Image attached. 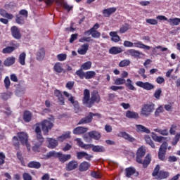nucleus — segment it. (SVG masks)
Wrapping results in <instances>:
<instances>
[{"instance_id": "1", "label": "nucleus", "mask_w": 180, "mask_h": 180, "mask_svg": "<svg viewBox=\"0 0 180 180\" xmlns=\"http://www.w3.org/2000/svg\"><path fill=\"white\" fill-rule=\"evenodd\" d=\"M40 126L41 128H40ZM53 127H54V123L49 120H44L41 122L35 124L34 131L36 133L37 140L38 142H37L32 147V151H34L35 153H40V147H41L43 143H44V138L41 134V130L44 136H49V131H50Z\"/></svg>"}, {"instance_id": "2", "label": "nucleus", "mask_w": 180, "mask_h": 180, "mask_svg": "<svg viewBox=\"0 0 180 180\" xmlns=\"http://www.w3.org/2000/svg\"><path fill=\"white\" fill-rule=\"evenodd\" d=\"M82 105L86 108H92L95 103L101 102V95L98 91L94 90L91 93L88 89H85L83 91V98L82 100Z\"/></svg>"}, {"instance_id": "3", "label": "nucleus", "mask_w": 180, "mask_h": 180, "mask_svg": "<svg viewBox=\"0 0 180 180\" xmlns=\"http://www.w3.org/2000/svg\"><path fill=\"white\" fill-rule=\"evenodd\" d=\"M161 167L160 165H157L152 172V176L156 180L167 179L169 177V172L165 170H160Z\"/></svg>"}, {"instance_id": "4", "label": "nucleus", "mask_w": 180, "mask_h": 180, "mask_svg": "<svg viewBox=\"0 0 180 180\" xmlns=\"http://www.w3.org/2000/svg\"><path fill=\"white\" fill-rule=\"evenodd\" d=\"M17 137L19 139V141L22 146H25L28 151H30V143H29V135L26 132H18Z\"/></svg>"}, {"instance_id": "5", "label": "nucleus", "mask_w": 180, "mask_h": 180, "mask_svg": "<svg viewBox=\"0 0 180 180\" xmlns=\"http://www.w3.org/2000/svg\"><path fill=\"white\" fill-rule=\"evenodd\" d=\"M155 108V104L153 103H150L148 104H144L142 106L141 110V113L143 116H146V117L150 116L153 112H154V109Z\"/></svg>"}, {"instance_id": "6", "label": "nucleus", "mask_w": 180, "mask_h": 180, "mask_svg": "<svg viewBox=\"0 0 180 180\" xmlns=\"http://www.w3.org/2000/svg\"><path fill=\"white\" fill-rule=\"evenodd\" d=\"M94 116H97L98 119L102 117V115L99 113H94L92 112H89V115L85 117L82 118L77 123V126L79 124H86L91 123L94 119Z\"/></svg>"}, {"instance_id": "7", "label": "nucleus", "mask_w": 180, "mask_h": 180, "mask_svg": "<svg viewBox=\"0 0 180 180\" xmlns=\"http://www.w3.org/2000/svg\"><path fill=\"white\" fill-rule=\"evenodd\" d=\"M168 148V143L163 142L162 144L160 146L158 151V158L160 161H163L165 162L167 161V150Z\"/></svg>"}, {"instance_id": "8", "label": "nucleus", "mask_w": 180, "mask_h": 180, "mask_svg": "<svg viewBox=\"0 0 180 180\" xmlns=\"http://www.w3.org/2000/svg\"><path fill=\"white\" fill-rule=\"evenodd\" d=\"M136 85L140 88H143V89H146V91H151V89H154L155 88V86L148 82H143L138 81L136 82Z\"/></svg>"}, {"instance_id": "9", "label": "nucleus", "mask_w": 180, "mask_h": 180, "mask_svg": "<svg viewBox=\"0 0 180 180\" xmlns=\"http://www.w3.org/2000/svg\"><path fill=\"white\" fill-rule=\"evenodd\" d=\"M146 148L143 146H141L139 148V149L136 151V161L138 162V164H141V160H143V158L144 155H146Z\"/></svg>"}, {"instance_id": "10", "label": "nucleus", "mask_w": 180, "mask_h": 180, "mask_svg": "<svg viewBox=\"0 0 180 180\" xmlns=\"http://www.w3.org/2000/svg\"><path fill=\"white\" fill-rule=\"evenodd\" d=\"M76 157L77 160H82V158H84L85 160H87V161H91V159L94 158L92 155H89L84 151L77 152Z\"/></svg>"}, {"instance_id": "11", "label": "nucleus", "mask_w": 180, "mask_h": 180, "mask_svg": "<svg viewBox=\"0 0 180 180\" xmlns=\"http://www.w3.org/2000/svg\"><path fill=\"white\" fill-rule=\"evenodd\" d=\"M77 168H78V162L76 160H71L65 165V169L68 172L74 171V169H77Z\"/></svg>"}, {"instance_id": "12", "label": "nucleus", "mask_w": 180, "mask_h": 180, "mask_svg": "<svg viewBox=\"0 0 180 180\" xmlns=\"http://www.w3.org/2000/svg\"><path fill=\"white\" fill-rule=\"evenodd\" d=\"M11 34L14 39L16 40H20L22 38V34H20V30L16 26H13L11 27Z\"/></svg>"}, {"instance_id": "13", "label": "nucleus", "mask_w": 180, "mask_h": 180, "mask_svg": "<svg viewBox=\"0 0 180 180\" xmlns=\"http://www.w3.org/2000/svg\"><path fill=\"white\" fill-rule=\"evenodd\" d=\"M48 141L47 147L51 150H54L58 146V140H56L53 138H46Z\"/></svg>"}, {"instance_id": "14", "label": "nucleus", "mask_w": 180, "mask_h": 180, "mask_svg": "<svg viewBox=\"0 0 180 180\" xmlns=\"http://www.w3.org/2000/svg\"><path fill=\"white\" fill-rule=\"evenodd\" d=\"M116 11H117V8L115 7L105 8L102 11L103 16H104V18H110V15H113Z\"/></svg>"}, {"instance_id": "15", "label": "nucleus", "mask_w": 180, "mask_h": 180, "mask_svg": "<svg viewBox=\"0 0 180 180\" xmlns=\"http://www.w3.org/2000/svg\"><path fill=\"white\" fill-rule=\"evenodd\" d=\"M156 19L158 20H165L166 22H168L169 23H180V18H170L168 20L167 17L164 15H158L156 17Z\"/></svg>"}, {"instance_id": "16", "label": "nucleus", "mask_w": 180, "mask_h": 180, "mask_svg": "<svg viewBox=\"0 0 180 180\" xmlns=\"http://www.w3.org/2000/svg\"><path fill=\"white\" fill-rule=\"evenodd\" d=\"M88 130H89L88 127H77L73 129L72 133L73 134L79 136L81 134H85V133H86Z\"/></svg>"}, {"instance_id": "17", "label": "nucleus", "mask_w": 180, "mask_h": 180, "mask_svg": "<svg viewBox=\"0 0 180 180\" xmlns=\"http://www.w3.org/2000/svg\"><path fill=\"white\" fill-rule=\"evenodd\" d=\"M58 161L64 164V162H67L69 160H71V154H63L61 152H59L58 155Z\"/></svg>"}, {"instance_id": "18", "label": "nucleus", "mask_w": 180, "mask_h": 180, "mask_svg": "<svg viewBox=\"0 0 180 180\" xmlns=\"http://www.w3.org/2000/svg\"><path fill=\"white\" fill-rule=\"evenodd\" d=\"M89 168H91V163L86 161H83L79 165V171L80 172H85V171H88Z\"/></svg>"}, {"instance_id": "19", "label": "nucleus", "mask_w": 180, "mask_h": 180, "mask_svg": "<svg viewBox=\"0 0 180 180\" xmlns=\"http://www.w3.org/2000/svg\"><path fill=\"white\" fill-rule=\"evenodd\" d=\"M32 117H33V114H32V112L29 110H25L23 112L22 119L25 123H29L30 122H32Z\"/></svg>"}, {"instance_id": "20", "label": "nucleus", "mask_w": 180, "mask_h": 180, "mask_svg": "<svg viewBox=\"0 0 180 180\" xmlns=\"http://www.w3.org/2000/svg\"><path fill=\"white\" fill-rule=\"evenodd\" d=\"M120 134L122 139H124V140H127V141H129V143H134V141H136V138L131 136L130 134H127L126 131H122Z\"/></svg>"}, {"instance_id": "21", "label": "nucleus", "mask_w": 180, "mask_h": 180, "mask_svg": "<svg viewBox=\"0 0 180 180\" xmlns=\"http://www.w3.org/2000/svg\"><path fill=\"white\" fill-rule=\"evenodd\" d=\"M150 162H151V155L148 154L145 157V159L143 161V159H141V163H139V164H142L143 168H147V167L150 165Z\"/></svg>"}, {"instance_id": "22", "label": "nucleus", "mask_w": 180, "mask_h": 180, "mask_svg": "<svg viewBox=\"0 0 180 180\" xmlns=\"http://www.w3.org/2000/svg\"><path fill=\"white\" fill-rule=\"evenodd\" d=\"M123 52V49L120 47L112 46L109 49V53L112 54V56H116V54H120Z\"/></svg>"}, {"instance_id": "23", "label": "nucleus", "mask_w": 180, "mask_h": 180, "mask_svg": "<svg viewBox=\"0 0 180 180\" xmlns=\"http://www.w3.org/2000/svg\"><path fill=\"white\" fill-rule=\"evenodd\" d=\"M45 56L46 51L44 50V48H41L37 53V60H38V61H42V60L44 59Z\"/></svg>"}, {"instance_id": "24", "label": "nucleus", "mask_w": 180, "mask_h": 180, "mask_svg": "<svg viewBox=\"0 0 180 180\" xmlns=\"http://www.w3.org/2000/svg\"><path fill=\"white\" fill-rule=\"evenodd\" d=\"M136 129L137 131H140L141 133H146V134H150V131L148 128L141 125V124H136Z\"/></svg>"}, {"instance_id": "25", "label": "nucleus", "mask_w": 180, "mask_h": 180, "mask_svg": "<svg viewBox=\"0 0 180 180\" xmlns=\"http://www.w3.org/2000/svg\"><path fill=\"white\" fill-rule=\"evenodd\" d=\"M89 49V44H84L82 45V49L77 50L78 54H80L81 56H85L86 54V52L88 51V49Z\"/></svg>"}, {"instance_id": "26", "label": "nucleus", "mask_w": 180, "mask_h": 180, "mask_svg": "<svg viewBox=\"0 0 180 180\" xmlns=\"http://www.w3.org/2000/svg\"><path fill=\"white\" fill-rule=\"evenodd\" d=\"M136 174V168L133 167H129L125 169V176L127 178H130L132 175Z\"/></svg>"}, {"instance_id": "27", "label": "nucleus", "mask_w": 180, "mask_h": 180, "mask_svg": "<svg viewBox=\"0 0 180 180\" xmlns=\"http://www.w3.org/2000/svg\"><path fill=\"white\" fill-rule=\"evenodd\" d=\"M28 168H34V169H39L41 168V164L39 162L31 161L27 164Z\"/></svg>"}, {"instance_id": "28", "label": "nucleus", "mask_w": 180, "mask_h": 180, "mask_svg": "<svg viewBox=\"0 0 180 180\" xmlns=\"http://www.w3.org/2000/svg\"><path fill=\"white\" fill-rule=\"evenodd\" d=\"M134 47H137L138 49H143L144 50L151 49V47H150V46H147L144 44H142V42L140 41L134 43Z\"/></svg>"}, {"instance_id": "29", "label": "nucleus", "mask_w": 180, "mask_h": 180, "mask_svg": "<svg viewBox=\"0 0 180 180\" xmlns=\"http://www.w3.org/2000/svg\"><path fill=\"white\" fill-rule=\"evenodd\" d=\"M126 117L128 119H139V113L130 110H127L126 112Z\"/></svg>"}, {"instance_id": "30", "label": "nucleus", "mask_w": 180, "mask_h": 180, "mask_svg": "<svg viewBox=\"0 0 180 180\" xmlns=\"http://www.w3.org/2000/svg\"><path fill=\"white\" fill-rule=\"evenodd\" d=\"M126 53L128 56H131V57H134L135 58H137V57H140V55L141 54L140 51L134 49H129L127 51Z\"/></svg>"}, {"instance_id": "31", "label": "nucleus", "mask_w": 180, "mask_h": 180, "mask_svg": "<svg viewBox=\"0 0 180 180\" xmlns=\"http://www.w3.org/2000/svg\"><path fill=\"white\" fill-rule=\"evenodd\" d=\"M89 136L91 137V140H99L101 137V134L96 131H91L89 132Z\"/></svg>"}, {"instance_id": "32", "label": "nucleus", "mask_w": 180, "mask_h": 180, "mask_svg": "<svg viewBox=\"0 0 180 180\" xmlns=\"http://www.w3.org/2000/svg\"><path fill=\"white\" fill-rule=\"evenodd\" d=\"M110 36L111 37L112 41H114V43H118V41H120V37L117 35V32H110Z\"/></svg>"}, {"instance_id": "33", "label": "nucleus", "mask_w": 180, "mask_h": 180, "mask_svg": "<svg viewBox=\"0 0 180 180\" xmlns=\"http://www.w3.org/2000/svg\"><path fill=\"white\" fill-rule=\"evenodd\" d=\"M15 57H8L4 60V65L6 67H11V65L15 64Z\"/></svg>"}, {"instance_id": "34", "label": "nucleus", "mask_w": 180, "mask_h": 180, "mask_svg": "<svg viewBox=\"0 0 180 180\" xmlns=\"http://www.w3.org/2000/svg\"><path fill=\"white\" fill-rule=\"evenodd\" d=\"M84 34H91L94 39H99L101 37V32L98 31L88 30L84 32Z\"/></svg>"}, {"instance_id": "35", "label": "nucleus", "mask_w": 180, "mask_h": 180, "mask_svg": "<svg viewBox=\"0 0 180 180\" xmlns=\"http://www.w3.org/2000/svg\"><path fill=\"white\" fill-rule=\"evenodd\" d=\"M63 64H61V63L58 62L54 65L53 71H55V72H58V74H60L63 72Z\"/></svg>"}, {"instance_id": "36", "label": "nucleus", "mask_w": 180, "mask_h": 180, "mask_svg": "<svg viewBox=\"0 0 180 180\" xmlns=\"http://www.w3.org/2000/svg\"><path fill=\"white\" fill-rule=\"evenodd\" d=\"M92 151H94V153H105V147L102 146L93 145Z\"/></svg>"}, {"instance_id": "37", "label": "nucleus", "mask_w": 180, "mask_h": 180, "mask_svg": "<svg viewBox=\"0 0 180 180\" xmlns=\"http://www.w3.org/2000/svg\"><path fill=\"white\" fill-rule=\"evenodd\" d=\"M95 75H96L95 71H87L85 72L84 78L85 79H92V78H95Z\"/></svg>"}, {"instance_id": "38", "label": "nucleus", "mask_w": 180, "mask_h": 180, "mask_svg": "<svg viewBox=\"0 0 180 180\" xmlns=\"http://www.w3.org/2000/svg\"><path fill=\"white\" fill-rule=\"evenodd\" d=\"M125 86L129 89V91H136V87L133 85V81L130 79H127V82H125Z\"/></svg>"}, {"instance_id": "39", "label": "nucleus", "mask_w": 180, "mask_h": 180, "mask_svg": "<svg viewBox=\"0 0 180 180\" xmlns=\"http://www.w3.org/2000/svg\"><path fill=\"white\" fill-rule=\"evenodd\" d=\"M18 60L21 65H25V64H26V53H21L19 56Z\"/></svg>"}, {"instance_id": "40", "label": "nucleus", "mask_w": 180, "mask_h": 180, "mask_svg": "<svg viewBox=\"0 0 180 180\" xmlns=\"http://www.w3.org/2000/svg\"><path fill=\"white\" fill-rule=\"evenodd\" d=\"M144 139L146 143H148V146H151L152 148H155V144H154V142L153 141V140H151V137H150L148 135H146Z\"/></svg>"}, {"instance_id": "41", "label": "nucleus", "mask_w": 180, "mask_h": 180, "mask_svg": "<svg viewBox=\"0 0 180 180\" xmlns=\"http://www.w3.org/2000/svg\"><path fill=\"white\" fill-rule=\"evenodd\" d=\"M13 146L15 147V150H19L20 143H19V138L16 136L13 137Z\"/></svg>"}, {"instance_id": "42", "label": "nucleus", "mask_w": 180, "mask_h": 180, "mask_svg": "<svg viewBox=\"0 0 180 180\" xmlns=\"http://www.w3.org/2000/svg\"><path fill=\"white\" fill-rule=\"evenodd\" d=\"M91 67H92V62L91 61H87L84 63H83L80 68L82 70H91Z\"/></svg>"}, {"instance_id": "43", "label": "nucleus", "mask_w": 180, "mask_h": 180, "mask_svg": "<svg viewBox=\"0 0 180 180\" xmlns=\"http://www.w3.org/2000/svg\"><path fill=\"white\" fill-rule=\"evenodd\" d=\"M15 49L14 46H7L3 49L2 53L4 54H11V53L15 51Z\"/></svg>"}, {"instance_id": "44", "label": "nucleus", "mask_w": 180, "mask_h": 180, "mask_svg": "<svg viewBox=\"0 0 180 180\" xmlns=\"http://www.w3.org/2000/svg\"><path fill=\"white\" fill-rule=\"evenodd\" d=\"M75 74L77 75V77H79L80 79H84L85 78V72L81 68L75 72Z\"/></svg>"}, {"instance_id": "45", "label": "nucleus", "mask_w": 180, "mask_h": 180, "mask_svg": "<svg viewBox=\"0 0 180 180\" xmlns=\"http://www.w3.org/2000/svg\"><path fill=\"white\" fill-rule=\"evenodd\" d=\"M58 154H60V152H56L54 150H52L47 153L46 158H51V157H53L54 158H58Z\"/></svg>"}, {"instance_id": "46", "label": "nucleus", "mask_w": 180, "mask_h": 180, "mask_svg": "<svg viewBox=\"0 0 180 180\" xmlns=\"http://www.w3.org/2000/svg\"><path fill=\"white\" fill-rule=\"evenodd\" d=\"M115 85H124V84H126V79L122 78V77H118L115 79L114 81Z\"/></svg>"}, {"instance_id": "47", "label": "nucleus", "mask_w": 180, "mask_h": 180, "mask_svg": "<svg viewBox=\"0 0 180 180\" xmlns=\"http://www.w3.org/2000/svg\"><path fill=\"white\" fill-rule=\"evenodd\" d=\"M129 29H130V25L127 23H125L122 25V27H120V33H126V32H127Z\"/></svg>"}, {"instance_id": "48", "label": "nucleus", "mask_w": 180, "mask_h": 180, "mask_svg": "<svg viewBox=\"0 0 180 180\" xmlns=\"http://www.w3.org/2000/svg\"><path fill=\"white\" fill-rule=\"evenodd\" d=\"M130 60L129 59H124L121 60L119 63V67L123 68V67H127V65H130Z\"/></svg>"}, {"instance_id": "49", "label": "nucleus", "mask_w": 180, "mask_h": 180, "mask_svg": "<svg viewBox=\"0 0 180 180\" xmlns=\"http://www.w3.org/2000/svg\"><path fill=\"white\" fill-rule=\"evenodd\" d=\"M164 112V107L162 105H160L155 112V116L158 117L160 116V113H162Z\"/></svg>"}, {"instance_id": "50", "label": "nucleus", "mask_w": 180, "mask_h": 180, "mask_svg": "<svg viewBox=\"0 0 180 180\" xmlns=\"http://www.w3.org/2000/svg\"><path fill=\"white\" fill-rule=\"evenodd\" d=\"M1 96L3 101H8L12 96V93H2Z\"/></svg>"}, {"instance_id": "51", "label": "nucleus", "mask_w": 180, "mask_h": 180, "mask_svg": "<svg viewBox=\"0 0 180 180\" xmlns=\"http://www.w3.org/2000/svg\"><path fill=\"white\" fill-rule=\"evenodd\" d=\"M68 101L70 102L75 108H78V106H79L78 101H75V100H74V96H70V97L68 98Z\"/></svg>"}, {"instance_id": "52", "label": "nucleus", "mask_w": 180, "mask_h": 180, "mask_svg": "<svg viewBox=\"0 0 180 180\" xmlns=\"http://www.w3.org/2000/svg\"><path fill=\"white\" fill-rule=\"evenodd\" d=\"M83 140H84L86 143H92V138L89 136V132L83 135Z\"/></svg>"}, {"instance_id": "53", "label": "nucleus", "mask_w": 180, "mask_h": 180, "mask_svg": "<svg viewBox=\"0 0 180 180\" xmlns=\"http://www.w3.org/2000/svg\"><path fill=\"white\" fill-rule=\"evenodd\" d=\"M4 85L6 89H9V86H11V79L8 76H6L4 79Z\"/></svg>"}, {"instance_id": "54", "label": "nucleus", "mask_w": 180, "mask_h": 180, "mask_svg": "<svg viewBox=\"0 0 180 180\" xmlns=\"http://www.w3.org/2000/svg\"><path fill=\"white\" fill-rule=\"evenodd\" d=\"M57 58L58 61H65V60H67V54L60 53L57 55Z\"/></svg>"}, {"instance_id": "55", "label": "nucleus", "mask_w": 180, "mask_h": 180, "mask_svg": "<svg viewBox=\"0 0 180 180\" xmlns=\"http://www.w3.org/2000/svg\"><path fill=\"white\" fill-rule=\"evenodd\" d=\"M161 94H162V90L161 89H158L155 91L153 96H155V99H160Z\"/></svg>"}, {"instance_id": "56", "label": "nucleus", "mask_w": 180, "mask_h": 180, "mask_svg": "<svg viewBox=\"0 0 180 180\" xmlns=\"http://www.w3.org/2000/svg\"><path fill=\"white\" fill-rule=\"evenodd\" d=\"M62 6L68 12H70V11H72L73 6L68 4L67 2H63Z\"/></svg>"}, {"instance_id": "57", "label": "nucleus", "mask_w": 180, "mask_h": 180, "mask_svg": "<svg viewBox=\"0 0 180 180\" xmlns=\"http://www.w3.org/2000/svg\"><path fill=\"white\" fill-rule=\"evenodd\" d=\"M25 19H26V17H24L22 15L18 14L16 16L15 22L17 23H22V22H23V20H25Z\"/></svg>"}, {"instance_id": "58", "label": "nucleus", "mask_w": 180, "mask_h": 180, "mask_svg": "<svg viewBox=\"0 0 180 180\" xmlns=\"http://www.w3.org/2000/svg\"><path fill=\"white\" fill-rule=\"evenodd\" d=\"M5 158H6L5 153H4V152H0V166L5 164Z\"/></svg>"}, {"instance_id": "59", "label": "nucleus", "mask_w": 180, "mask_h": 180, "mask_svg": "<svg viewBox=\"0 0 180 180\" xmlns=\"http://www.w3.org/2000/svg\"><path fill=\"white\" fill-rule=\"evenodd\" d=\"M138 73L141 75V77L143 78V79H146L147 78V75H146V69L144 68H140L138 71Z\"/></svg>"}, {"instance_id": "60", "label": "nucleus", "mask_w": 180, "mask_h": 180, "mask_svg": "<svg viewBox=\"0 0 180 180\" xmlns=\"http://www.w3.org/2000/svg\"><path fill=\"white\" fill-rule=\"evenodd\" d=\"M115 98H116V94L115 93L108 94V101L113 102L115 101Z\"/></svg>"}, {"instance_id": "61", "label": "nucleus", "mask_w": 180, "mask_h": 180, "mask_svg": "<svg viewBox=\"0 0 180 180\" xmlns=\"http://www.w3.org/2000/svg\"><path fill=\"white\" fill-rule=\"evenodd\" d=\"M22 179L23 180H32L33 178L32 177V175H30V174L25 172L22 174Z\"/></svg>"}, {"instance_id": "62", "label": "nucleus", "mask_w": 180, "mask_h": 180, "mask_svg": "<svg viewBox=\"0 0 180 180\" xmlns=\"http://www.w3.org/2000/svg\"><path fill=\"white\" fill-rule=\"evenodd\" d=\"M17 158L18 160H19V161H20L21 164H23V162H25V160L23 159V156L22 155V152H17Z\"/></svg>"}, {"instance_id": "63", "label": "nucleus", "mask_w": 180, "mask_h": 180, "mask_svg": "<svg viewBox=\"0 0 180 180\" xmlns=\"http://www.w3.org/2000/svg\"><path fill=\"white\" fill-rule=\"evenodd\" d=\"M74 84H75V82L70 81V82H68L66 84L65 87L69 89L70 91H71V89H72V88H74Z\"/></svg>"}, {"instance_id": "64", "label": "nucleus", "mask_w": 180, "mask_h": 180, "mask_svg": "<svg viewBox=\"0 0 180 180\" xmlns=\"http://www.w3.org/2000/svg\"><path fill=\"white\" fill-rule=\"evenodd\" d=\"M176 130V125L172 124L169 129L170 134H172V136H175Z\"/></svg>"}]
</instances>
